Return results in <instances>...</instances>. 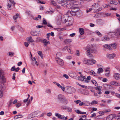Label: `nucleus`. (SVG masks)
I'll list each match as a JSON object with an SVG mask.
<instances>
[{
	"mask_svg": "<svg viewBox=\"0 0 120 120\" xmlns=\"http://www.w3.org/2000/svg\"><path fill=\"white\" fill-rule=\"evenodd\" d=\"M58 98L61 102L63 103L64 104H67L68 103V101L66 100H65L64 97L62 95H58Z\"/></svg>",
	"mask_w": 120,
	"mask_h": 120,
	"instance_id": "obj_4",
	"label": "nucleus"
},
{
	"mask_svg": "<svg viewBox=\"0 0 120 120\" xmlns=\"http://www.w3.org/2000/svg\"><path fill=\"white\" fill-rule=\"evenodd\" d=\"M79 11H75L74 10H71V11H68L67 13L69 15L70 14L72 16H74L75 15L79 13Z\"/></svg>",
	"mask_w": 120,
	"mask_h": 120,
	"instance_id": "obj_8",
	"label": "nucleus"
},
{
	"mask_svg": "<svg viewBox=\"0 0 120 120\" xmlns=\"http://www.w3.org/2000/svg\"><path fill=\"white\" fill-rule=\"evenodd\" d=\"M110 84L112 85L116 86H120V84L118 82H117L114 81H113L111 82Z\"/></svg>",
	"mask_w": 120,
	"mask_h": 120,
	"instance_id": "obj_14",
	"label": "nucleus"
},
{
	"mask_svg": "<svg viewBox=\"0 0 120 120\" xmlns=\"http://www.w3.org/2000/svg\"><path fill=\"white\" fill-rule=\"evenodd\" d=\"M70 17L67 13V15H65L62 16L61 20L63 23H65L67 22L68 21V20H69L70 19H71L70 18Z\"/></svg>",
	"mask_w": 120,
	"mask_h": 120,
	"instance_id": "obj_6",
	"label": "nucleus"
},
{
	"mask_svg": "<svg viewBox=\"0 0 120 120\" xmlns=\"http://www.w3.org/2000/svg\"><path fill=\"white\" fill-rule=\"evenodd\" d=\"M81 102V101L80 100H77L76 101H75L74 102L76 104H78Z\"/></svg>",
	"mask_w": 120,
	"mask_h": 120,
	"instance_id": "obj_58",
	"label": "nucleus"
},
{
	"mask_svg": "<svg viewBox=\"0 0 120 120\" xmlns=\"http://www.w3.org/2000/svg\"><path fill=\"white\" fill-rule=\"evenodd\" d=\"M72 41V40L71 39H66L64 40V42L65 44H68L70 43Z\"/></svg>",
	"mask_w": 120,
	"mask_h": 120,
	"instance_id": "obj_21",
	"label": "nucleus"
},
{
	"mask_svg": "<svg viewBox=\"0 0 120 120\" xmlns=\"http://www.w3.org/2000/svg\"><path fill=\"white\" fill-rule=\"evenodd\" d=\"M113 77L116 80L120 79V74L118 73H114L113 75Z\"/></svg>",
	"mask_w": 120,
	"mask_h": 120,
	"instance_id": "obj_10",
	"label": "nucleus"
},
{
	"mask_svg": "<svg viewBox=\"0 0 120 120\" xmlns=\"http://www.w3.org/2000/svg\"><path fill=\"white\" fill-rule=\"evenodd\" d=\"M33 112L30 114L29 116V118H33L34 117H33V116H34V115Z\"/></svg>",
	"mask_w": 120,
	"mask_h": 120,
	"instance_id": "obj_48",
	"label": "nucleus"
},
{
	"mask_svg": "<svg viewBox=\"0 0 120 120\" xmlns=\"http://www.w3.org/2000/svg\"><path fill=\"white\" fill-rule=\"evenodd\" d=\"M116 96L118 98H120V94L117 93L115 94Z\"/></svg>",
	"mask_w": 120,
	"mask_h": 120,
	"instance_id": "obj_54",
	"label": "nucleus"
},
{
	"mask_svg": "<svg viewBox=\"0 0 120 120\" xmlns=\"http://www.w3.org/2000/svg\"><path fill=\"white\" fill-rule=\"evenodd\" d=\"M90 74L93 75L95 76H97V74L94 72L93 71H91L90 72Z\"/></svg>",
	"mask_w": 120,
	"mask_h": 120,
	"instance_id": "obj_32",
	"label": "nucleus"
},
{
	"mask_svg": "<svg viewBox=\"0 0 120 120\" xmlns=\"http://www.w3.org/2000/svg\"><path fill=\"white\" fill-rule=\"evenodd\" d=\"M18 16H19V15L17 13L15 15H14L13 16V18L14 19L16 20L15 21L16 22H17V21L16 20L18 18Z\"/></svg>",
	"mask_w": 120,
	"mask_h": 120,
	"instance_id": "obj_33",
	"label": "nucleus"
},
{
	"mask_svg": "<svg viewBox=\"0 0 120 120\" xmlns=\"http://www.w3.org/2000/svg\"><path fill=\"white\" fill-rule=\"evenodd\" d=\"M101 87L100 86L95 87H94V88L95 89L98 90V91H100L101 90Z\"/></svg>",
	"mask_w": 120,
	"mask_h": 120,
	"instance_id": "obj_39",
	"label": "nucleus"
},
{
	"mask_svg": "<svg viewBox=\"0 0 120 120\" xmlns=\"http://www.w3.org/2000/svg\"><path fill=\"white\" fill-rule=\"evenodd\" d=\"M50 3L52 4L54 6H56V2L54 0H51Z\"/></svg>",
	"mask_w": 120,
	"mask_h": 120,
	"instance_id": "obj_38",
	"label": "nucleus"
},
{
	"mask_svg": "<svg viewBox=\"0 0 120 120\" xmlns=\"http://www.w3.org/2000/svg\"><path fill=\"white\" fill-rule=\"evenodd\" d=\"M93 10L92 8H90L89 9H87L86 10V12L87 13L91 11L92 10Z\"/></svg>",
	"mask_w": 120,
	"mask_h": 120,
	"instance_id": "obj_53",
	"label": "nucleus"
},
{
	"mask_svg": "<svg viewBox=\"0 0 120 120\" xmlns=\"http://www.w3.org/2000/svg\"><path fill=\"white\" fill-rule=\"evenodd\" d=\"M96 62V61L92 59L91 60L89 59L88 65H92L94 64H95Z\"/></svg>",
	"mask_w": 120,
	"mask_h": 120,
	"instance_id": "obj_16",
	"label": "nucleus"
},
{
	"mask_svg": "<svg viewBox=\"0 0 120 120\" xmlns=\"http://www.w3.org/2000/svg\"><path fill=\"white\" fill-rule=\"evenodd\" d=\"M30 34L33 36H36L37 35V32L34 31H31Z\"/></svg>",
	"mask_w": 120,
	"mask_h": 120,
	"instance_id": "obj_22",
	"label": "nucleus"
},
{
	"mask_svg": "<svg viewBox=\"0 0 120 120\" xmlns=\"http://www.w3.org/2000/svg\"><path fill=\"white\" fill-rule=\"evenodd\" d=\"M16 75V74L15 73H14L13 74L12 77V79L13 80H15V75Z\"/></svg>",
	"mask_w": 120,
	"mask_h": 120,
	"instance_id": "obj_60",
	"label": "nucleus"
},
{
	"mask_svg": "<svg viewBox=\"0 0 120 120\" xmlns=\"http://www.w3.org/2000/svg\"><path fill=\"white\" fill-rule=\"evenodd\" d=\"M108 80L106 78H104L102 80V81L104 82H106Z\"/></svg>",
	"mask_w": 120,
	"mask_h": 120,
	"instance_id": "obj_61",
	"label": "nucleus"
},
{
	"mask_svg": "<svg viewBox=\"0 0 120 120\" xmlns=\"http://www.w3.org/2000/svg\"><path fill=\"white\" fill-rule=\"evenodd\" d=\"M115 54L114 53L111 54H107L106 55V57L108 58L112 59L115 56Z\"/></svg>",
	"mask_w": 120,
	"mask_h": 120,
	"instance_id": "obj_13",
	"label": "nucleus"
},
{
	"mask_svg": "<svg viewBox=\"0 0 120 120\" xmlns=\"http://www.w3.org/2000/svg\"><path fill=\"white\" fill-rule=\"evenodd\" d=\"M91 77L90 76H87V78L85 80V83H88L89 82V80L91 79Z\"/></svg>",
	"mask_w": 120,
	"mask_h": 120,
	"instance_id": "obj_23",
	"label": "nucleus"
},
{
	"mask_svg": "<svg viewBox=\"0 0 120 120\" xmlns=\"http://www.w3.org/2000/svg\"><path fill=\"white\" fill-rule=\"evenodd\" d=\"M79 86H81V87L82 88H84L85 89H87V87L86 86L82 85H79Z\"/></svg>",
	"mask_w": 120,
	"mask_h": 120,
	"instance_id": "obj_49",
	"label": "nucleus"
},
{
	"mask_svg": "<svg viewBox=\"0 0 120 120\" xmlns=\"http://www.w3.org/2000/svg\"><path fill=\"white\" fill-rule=\"evenodd\" d=\"M110 72H106L105 73V75L107 77H109V73Z\"/></svg>",
	"mask_w": 120,
	"mask_h": 120,
	"instance_id": "obj_55",
	"label": "nucleus"
},
{
	"mask_svg": "<svg viewBox=\"0 0 120 120\" xmlns=\"http://www.w3.org/2000/svg\"><path fill=\"white\" fill-rule=\"evenodd\" d=\"M103 46L104 48H106L109 50H111L112 49L110 46V45H108L107 44H105Z\"/></svg>",
	"mask_w": 120,
	"mask_h": 120,
	"instance_id": "obj_20",
	"label": "nucleus"
},
{
	"mask_svg": "<svg viewBox=\"0 0 120 120\" xmlns=\"http://www.w3.org/2000/svg\"><path fill=\"white\" fill-rule=\"evenodd\" d=\"M109 38L107 37H103L102 38V41H109Z\"/></svg>",
	"mask_w": 120,
	"mask_h": 120,
	"instance_id": "obj_26",
	"label": "nucleus"
},
{
	"mask_svg": "<svg viewBox=\"0 0 120 120\" xmlns=\"http://www.w3.org/2000/svg\"><path fill=\"white\" fill-rule=\"evenodd\" d=\"M98 102L95 101H93L91 103V104L94 105L97 104Z\"/></svg>",
	"mask_w": 120,
	"mask_h": 120,
	"instance_id": "obj_43",
	"label": "nucleus"
},
{
	"mask_svg": "<svg viewBox=\"0 0 120 120\" xmlns=\"http://www.w3.org/2000/svg\"><path fill=\"white\" fill-rule=\"evenodd\" d=\"M73 19L72 18L70 19V20L67 21L68 23L67 25V26H70L72 25L73 23Z\"/></svg>",
	"mask_w": 120,
	"mask_h": 120,
	"instance_id": "obj_12",
	"label": "nucleus"
},
{
	"mask_svg": "<svg viewBox=\"0 0 120 120\" xmlns=\"http://www.w3.org/2000/svg\"><path fill=\"white\" fill-rule=\"evenodd\" d=\"M55 115L58 118L62 119H64L65 120H66L68 118L67 117H65L64 116L61 115L58 113H55Z\"/></svg>",
	"mask_w": 120,
	"mask_h": 120,
	"instance_id": "obj_9",
	"label": "nucleus"
},
{
	"mask_svg": "<svg viewBox=\"0 0 120 120\" xmlns=\"http://www.w3.org/2000/svg\"><path fill=\"white\" fill-rule=\"evenodd\" d=\"M56 60H57V59H58L59 58H59V57L61 56V54L60 52H57L56 54Z\"/></svg>",
	"mask_w": 120,
	"mask_h": 120,
	"instance_id": "obj_34",
	"label": "nucleus"
},
{
	"mask_svg": "<svg viewBox=\"0 0 120 120\" xmlns=\"http://www.w3.org/2000/svg\"><path fill=\"white\" fill-rule=\"evenodd\" d=\"M21 105V103H18L17 104L16 106L18 108Z\"/></svg>",
	"mask_w": 120,
	"mask_h": 120,
	"instance_id": "obj_64",
	"label": "nucleus"
},
{
	"mask_svg": "<svg viewBox=\"0 0 120 120\" xmlns=\"http://www.w3.org/2000/svg\"><path fill=\"white\" fill-rule=\"evenodd\" d=\"M96 32L98 35L99 36H101V33L99 32L98 31H96Z\"/></svg>",
	"mask_w": 120,
	"mask_h": 120,
	"instance_id": "obj_63",
	"label": "nucleus"
},
{
	"mask_svg": "<svg viewBox=\"0 0 120 120\" xmlns=\"http://www.w3.org/2000/svg\"><path fill=\"white\" fill-rule=\"evenodd\" d=\"M113 118L114 117L113 116V115H111L107 117V120H112Z\"/></svg>",
	"mask_w": 120,
	"mask_h": 120,
	"instance_id": "obj_28",
	"label": "nucleus"
},
{
	"mask_svg": "<svg viewBox=\"0 0 120 120\" xmlns=\"http://www.w3.org/2000/svg\"><path fill=\"white\" fill-rule=\"evenodd\" d=\"M79 31L80 34L82 35L84 33V30L82 28H80L79 29Z\"/></svg>",
	"mask_w": 120,
	"mask_h": 120,
	"instance_id": "obj_27",
	"label": "nucleus"
},
{
	"mask_svg": "<svg viewBox=\"0 0 120 120\" xmlns=\"http://www.w3.org/2000/svg\"><path fill=\"white\" fill-rule=\"evenodd\" d=\"M64 109H68V112H71L72 111V109L71 108L68 107H67L65 108Z\"/></svg>",
	"mask_w": 120,
	"mask_h": 120,
	"instance_id": "obj_40",
	"label": "nucleus"
},
{
	"mask_svg": "<svg viewBox=\"0 0 120 120\" xmlns=\"http://www.w3.org/2000/svg\"><path fill=\"white\" fill-rule=\"evenodd\" d=\"M75 91V90L73 87H69L66 88L65 92L66 93L71 94L74 93Z\"/></svg>",
	"mask_w": 120,
	"mask_h": 120,
	"instance_id": "obj_5",
	"label": "nucleus"
},
{
	"mask_svg": "<svg viewBox=\"0 0 120 120\" xmlns=\"http://www.w3.org/2000/svg\"><path fill=\"white\" fill-rule=\"evenodd\" d=\"M99 5L98 3H94L93 4L92 8L93 10H94V12H98L102 10V8L99 7Z\"/></svg>",
	"mask_w": 120,
	"mask_h": 120,
	"instance_id": "obj_3",
	"label": "nucleus"
},
{
	"mask_svg": "<svg viewBox=\"0 0 120 120\" xmlns=\"http://www.w3.org/2000/svg\"><path fill=\"white\" fill-rule=\"evenodd\" d=\"M76 55L78 56H79L80 55V54L79 50L76 51Z\"/></svg>",
	"mask_w": 120,
	"mask_h": 120,
	"instance_id": "obj_56",
	"label": "nucleus"
},
{
	"mask_svg": "<svg viewBox=\"0 0 120 120\" xmlns=\"http://www.w3.org/2000/svg\"><path fill=\"white\" fill-rule=\"evenodd\" d=\"M46 92L47 93L49 94H50L51 93V90L49 89H48L46 91Z\"/></svg>",
	"mask_w": 120,
	"mask_h": 120,
	"instance_id": "obj_51",
	"label": "nucleus"
},
{
	"mask_svg": "<svg viewBox=\"0 0 120 120\" xmlns=\"http://www.w3.org/2000/svg\"><path fill=\"white\" fill-rule=\"evenodd\" d=\"M116 34L120 35V28L117 29L116 31Z\"/></svg>",
	"mask_w": 120,
	"mask_h": 120,
	"instance_id": "obj_37",
	"label": "nucleus"
},
{
	"mask_svg": "<svg viewBox=\"0 0 120 120\" xmlns=\"http://www.w3.org/2000/svg\"><path fill=\"white\" fill-rule=\"evenodd\" d=\"M116 69L119 71V72L120 73V67H116Z\"/></svg>",
	"mask_w": 120,
	"mask_h": 120,
	"instance_id": "obj_57",
	"label": "nucleus"
},
{
	"mask_svg": "<svg viewBox=\"0 0 120 120\" xmlns=\"http://www.w3.org/2000/svg\"><path fill=\"white\" fill-rule=\"evenodd\" d=\"M38 52V54L40 56L42 55V52L41 51H39Z\"/></svg>",
	"mask_w": 120,
	"mask_h": 120,
	"instance_id": "obj_62",
	"label": "nucleus"
},
{
	"mask_svg": "<svg viewBox=\"0 0 120 120\" xmlns=\"http://www.w3.org/2000/svg\"><path fill=\"white\" fill-rule=\"evenodd\" d=\"M46 35L47 36V40H49V37L50 35V33L47 34Z\"/></svg>",
	"mask_w": 120,
	"mask_h": 120,
	"instance_id": "obj_46",
	"label": "nucleus"
},
{
	"mask_svg": "<svg viewBox=\"0 0 120 120\" xmlns=\"http://www.w3.org/2000/svg\"><path fill=\"white\" fill-rule=\"evenodd\" d=\"M4 90L3 86H0V98L2 97L3 96L2 92Z\"/></svg>",
	"mask_w": 120,
	"mask_h": 120,
	"instance_id": "obj_18",
	"label": "nucleus"
},
{
	"mask_svg": "<svg viewBox=\"0 0 120 120\" xmlns=\"http://www.w3.org/2000/svg\"><path fill=\"white\" fill-rule=\"evenodd\" d=\"M76 1L75 0H71L70 1H66L65 3L67 4H66V7L68 9H74L75 8H78V7H74L73 5L74 4H76L75 2Z\"/></svg>",
	"mask_w": 120,
	"mask_h": 120,
	"instance_id": "obj_1",
	"label": "nucleus"
},
{
	"mask_svg": "<svg viewBox=\"0 0 120 120\" xmlns=\"http://www.w3.org/2000/svg\"><path fill=\"white\" fill-rule=\"evenodd\" d=\"M82 61L84 64H86L87 65L88 64L89 60L85 58Z\"/></svg>",
	"mask_w": 120,
	"mask_h": 120,
	"instance_id": "obj_25",
	"label": "nucleus"
},
{
	"mask_svg": "<svg viewBox=\"0 0 120 120\" xmlns=\"http://www.w3.org/2000/svg\"><path fill=\"white\" fill-rule=\"evenodd\" d=\"M43 24L44 25H46L47 24V22H46V20L45 19H44L43 20Z\"/></svg>",
	"mask_w": 120,
	"mask_h": 120,
	"instance_id": "obj_59",
	"label": "nucleus"
},
{
	"mask_svg": "<svg viewBox=\"0 0 120 120\" xmlns=\"http://www.w3.org/2000/svg\"><path fill=\"white\" fill-rule=\"evenodd\" d=\"M107 111H101L99 112V113H106V112H107Z\"/></svg>",
	"mask_w": 120,
	"mask_h": 120,
	"instance_id": "obj_44",
	"label": "nucleus"
},
{
	"mask_svg": "<svg viewBox=\"0 0 120 120\" xmlns=\"http://www.w3.org/2000/svg\"><path fill=\"white\" fill-rule=\"evenodd\" d=\"M22 116H23L22 115H19L15 116L14 118L15 119H17L22 117Z\"/></svg>",
	"mask_w": 120,
	"mask_h": 120,
	"instance_id": "obj_36",
	"label": "nucleus"
},
{
	"mask_svg": "<svg viewBox=\"0 0 120 120\" xmlns=\"http://www.w3.org/2000/svg\"><path fill=\"white\" fill-rule=\"evenodd\" d=\"M56 61L57 62L58 64L60 65L63 66L64 65V63L62 59L59 58L56 60Z\"/></svg>",
	"mask_w": 120,
	"mask_h": 120,
	"instance_id": "obj_11",
	"label": "nucleus"
},
{
	"mask_svg": "<svg viewBox=\"0 0 120 120\" xmlns=\"http://www.w3.org/2000/svg\"><path fill=\"white\" fill-rule=\"evenodd\" d=\"M26 39L27 41L29 42H34V41L32 37L31 36H30L27 38Z\"/></svg>",
	"mask_w": 120,
	"mask_h": 120,
	"instance_id": "obj_15",
	"label": "nucleus"
},
{
	"mask_svg": "<svg viewBox=\"0 0 120 120\" xmlns=\"http://www.w3.org/2000/svg\"><path fill=\"white\" fill-rule=\"evenodd\" d=\"M15 67L14 66L13 67H12L11 69V71H13L15 70Z\"/></svg>",
	"mask_w": 120,
	"mask_h": 120,
	"instance_id": "obj_52",
	"label": "nucleus"
},
{
	"mask_svg": "<svg viewBox=\"0 0 120 120\" xmlns=\"http://www.w3.org/2000/svg\"><path fill=\"white\" fill-rule=\"evenodd\" d=\"M29 44V43L28 42H25L24 43V45L26 47H27L28 46Z\"/></svg>",
	"mask_w": 120,
	"mask_h": 120,
	"instance_id": "obj_41",
	"label": "nucleus"
},
{
	"mask_svg": "<svg viewBox=\"0 0 120 120\" xmlns=\"http://www.w3.org/2000/svg\"><path fill=\"white\" fill-rule=\"evenodd\" d=\"M79 105L80 106H81L82 105H83L84 106L86 105V104L83 103V102H82L79 103Z\"/></svg>",
	"mask_w": 120,
	"mask_h": 120,
	"instance_id": "obj_42",
	"label": "nucleus"
},
{
	"mask_svg": "<svg viewBox=\"0 0 120 120\" xmlns=\"http://www.w3.org/2000/svg\"><path fill=\"white\" fill-rule=\"evenodd\" d=\"M63 77L67 79H68L69 78V76L67 75L64 74L63 75Z\"/></svg>",
	"mask_w": 120,
	"mask_h": 120,
	"instance_id": "obj_50",
	"label": "nucleus"
},
{
	"mask_svg": "<svg viewBox=\"0 0 120 120\" xmlns=\"http://www.w3.org/2000/svg\"><path fill=\"white\" fill-rule=\"evenodd\" d=\"M103 70L102 68H100L98 69V71L97 73L98 74H100L101 73H102L103 72Z\"/></svg>",
	"mask_w": 120,
	"mask_h": 120,
	"instance_id": "obj_31",
	"label": "nucleus"
},
{
	"mask_svg": "<svg viewBox=\"0 0 120 120\" xmlns=\"http://www.w3.org/2000/svg\"><path fill=\"white\" fill-rule=\"evenodd\" d=\"M95 46L94 45H91L89 46H88L85 48V49L86 50L87 53V55L90 57L92 56V55L90 52H93L94 50L93 48Z\"/></svg>",
	"mask_w": 120,
	"mask_h": 120,
	"instance_id": "obj_2",
	"label": "nucleus"
},
{
	"mask_svg": "<svg viewBox=\"0 0 120 120\" xmlns=\"http://www.w3.org/2000/svg\"><path fill=\"white\" fill-rule=\"evenodd\" d=\"M9 54H8V55L9 56H12L14 55V52H9Z\"/></svg>",
	"mask_w": 120,
	"mask_h": 120,
	"instance_id": "obj_47",
	"label": "nucleus"
},
{
	"mask_svg": "<svg viewBox=\"0 0 120 120\" xmlns=\"http://www.w3.org/2000/svg\"><path fill=\"white\" fill-rule=\"evenodd\" d=\"M37 2L38 3H40L42 4H44L45 3V2L44 3L43 1H40L39 0H38Z\"/></svg>",
	"mask_w": 120,
	"mask_h": 120,
	"instance_id": "obj_45",
	"label": "nucleus"
},
{
	"mask_svg": "<svg viewBox=\"0 0 120 120\" xmlns=\"http://www.w3.org/2000/svg\"><path fill=\"white\" fill-rule=\"evenodd\" d=\"M67 49L68 52L70 53L71 54H72L73 53V52H71V51L70 52L68 50H70V47L69 46L68 47L67 46H66L64 47L63 48V49H62V50H65L66 49Z\"/></svg>",
	"mask_w": 120,
	"mask_h": 120,
	"instance_id": "obj_17",
	"label": "nucleus"
},
{
	"mask_svg": "<svg viewBox=\"0 0 120 120\" xmlns=\"http://www.w3.org/2000/svg\"><path fill=\"white\" fill-rule=\"evenodd\" d=\"M12 4L14 6L15 4V3L14 1L13 0H9L8 2V4L7 5V6L8 10H11V8Z\"/></svg>",
	"mask_w": 120,
	"mask_h": 120,
	"instance_id": "obj_7",
	"label": "nucleus"
},
{
	"mask_svg": "<svg viewBox=\"0 0 120 120\" xmlns=\"http://www.w3.org/2000/svg\"><path fill=\"white\" fill-rule=\"evenodd\" d=\"M0 80H2L1 82V83H4L6 81V80L5 78L4 77V76H2L0 79Z\"/></svg>",
	"mask_w": 120,
	"mask_h": 120,
	"instance_id": "obj_35",
	"label": "nucleus"
},
{
	"mask_svg": "<svg viewBox=\"0 0 120 120\" xmlns=\"http://www.w3.org/2000/svg\"><path fill=\"white\" fill-rule=\"evenodd\" d=\"M78 80L81 81H83V82H84L85 80L83 79V78L82 77V74L80 75V77H78Z\"/></svg>",
	"mask_w": 120,
	"mask_h": 120,
	"instance_id": "obj_24",
	"label": "nucleus"
},
{
	"mask_svg": "<svg viewBox=\"0 0 120 120\" xmlns=\"http://www.w3.org/2000/svg\"><path fill=\"white\" fill-rule=\"evenodd\" d=\"M40 113V112L38 111L36 112H33L34 115V116H33V117H35L38 116L39 113Z\"/></svg>",
	"mask_w": 120,
	"mask_h": 120,
	"instance_id": "obj_29",
	"label": "nucleus"
},
{
	"mask_svg": "<svg viewBox=\"0 0 120 120\" xmlns=\"http://www.w3.org/2000/svg\"><path fill=\"white\" fill-rule=\"evenodd\" d=\"M43 42L44 43V46H45L47 45L48 44H49V41H47L46 39H45L43 40Z\"/></svg>",
	"mask_w": 120,
	"mask_h": 120,
	"instance_id": "obj_19",
	"label": "nucleus"
},
{
	"mask_svg": "<svg viewBox=\"0 0 120 120\" xmlns=\"http://www.w3.org/2000/svg\"><path fill=\"white\" fill-rule=\"evenodd\" d=\"M110 45L112 48L114 49H116L117 47L116 44V43L111 44Z\"/></svg>",
	"mask_w": 120,
	"mask_h": 120,
	"instance_id": "obj_30",
	"label": "nucleus"
}]
</instances>
